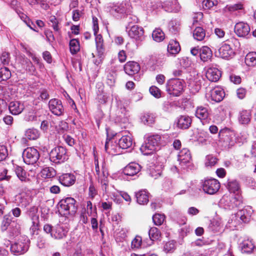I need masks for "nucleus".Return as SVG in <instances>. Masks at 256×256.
Returning <instances> with one entry per match:
<instances>
[{
  "instance_id": "obj_1",
  "label": "nucleus",
  "mask_w": 256,
  "mask_h": 256,
  "mask_svg": "<svg viewBox=\"0 0 256 256\" xmlns=\"http://www.w3.org/2000/svg\"><path fill=\"white\" fill-rule=\"evenodd\" d=\"M184 87V82L182 80L172 78L166 82V91L171 96H178L182 94Z\"/></svg>"
},
{
  "instance_id": "obj_2",
  "label": "nucleus",
  "mask_w": 256,
  "mask_h": 256,
  "mask_svg": "<svg viewBox=\"0 0 256 256\" xmlns=\"http://www.w3.org/2000/svg\"><path fill=\"white\" fill-rule=\"evenodd\" d=\"M58 211L64 216L74 214L76 212V200L74 198L68 197L62 199L58 203Z\"/></svg>"
},
{
  "instance_id": "obj_3",
  "label": "nucleus",
  "mask_w": 256,
  "mask_h": 256,
  "mask_svg": "<svg viewBox=\"0 0 256 256\" xmlns=\"http://www.w3.org/2000/svg\"><path fill=\"white\" fill-rule=\"evenodd\" d=\"M220 142L225 148H230L234 144V134L228 128L221 130L218 134Z\"/></svg>"
},
{
  "instance_id": "obj_4",
  "label": "nucleus",
  "mask_w": 256,
  "mask_h": 256,
  "mask_svg": "<svg viewBox=\"0 0 256 256\" xmlns=\"http://www.w3.org/2000/svg\"><path fill=\"white\" fill-rule=\"evenodd\" d=\"M50 158L54 163L64 162L68 159L66 149L61 146L54 148L50 153Z\"/></svg>"
},
{
  "instance_id": "obj_5",
  "label": "nucleus",
  "mask_w": 256,
  "mask_h": 256,
  "mask_svg": "<svg viewBox=\"0 0 256 256\" xmlns=\"http://www.w3.org/2000/svg\"><path fill=\"white\" fill-rule=\"evenodd\" d=\"M242 203L240 196H233L231 195L224 196L220 200V204L225 209L232 210L237 208Z\"/></svg>"
},
{
  "instance_id": "obj_6",
  "label": "nucleus",
  "mask_w": 256,
  "mask_h": 256,
  "mask_svg": "<svg viewBox=\"0 0 256 256\" xmlns=\"http://www.w3.org/2000/svg\"><path fill=\"white\" fill-rule=\"evenodd\" d=\"M203 191L208 194H214L218 192L220 188V184L216 179L210 178L202 182Z\"/></svg>"
},
{
  "instance_id": "obj_7",
  "label": "nucleus",
  "mask_w": 256,
  "mask_h": 256,
  "mask_svg": "<svg viewBox=\"0 0 256 256\" xmlns=\"http://www.w3.org/2000/svg\"><path fill=\"white\" fill-rule=\"evenodd\" d=\"M39 156L38 151L34 148H27L22 153L24 160L28 164H32L36 163Z\"/></svg>"
},
{
  "instance_id": "obj_8",
  "label": "nucleus",
  "mask_w": 256,
  "mask_h": 256,
  "mask_svg": "<svg viewBox=\"0 0 256 256\" xmlns=\"http://www.w3.org/2000/svg\"><path fill=\"white\" fill-rule=\"evenodd\" d=\"M48 106L53 114L58 116L63 114L64 108L60 100L56 98L50 100L49 101Z\"/></svg>"
},
{
  "instance_id": "obj_9",
  "label": "nucleus",
  "mask_w": 256,
  "mask_h": 256,
  "mask_svg": "<svg viewBox=\"0 0 256 256\" xmlns=\"http://www.w3.org/2000/svg\"><path fill=\"white\" fill-rule=\"evenodd\" d=\"M128 34L130 37L136 40L142 41L144 38V30L143 28L137 25H134L130 28Z\"/></svg>"
},
{
  "instance_id": "obj_10",
  "label": "nucleus",
  "mask_w": 256,
  "mask_h": 256,
  "mask_svg": "<svg viewBox=\"0 0 256 256\" xmlns=\"http://www.w3.org/2000/svg\"><path fill=\"white\" fill-rule=\"evenodd\" d=\"M162 6L166 12H178L181 9V6L177 0H167L162 3Z\"/></svg>"
},
{
  "instance_id": "obj_11",
  "label": "nucleus",
  "mask_w": 256,
  "mask_h": 256,
  "mask_svg": "<svg viewBox=\"0 0 256 256\" xmlns=\"http://www.w3.org/2000/svg\"><path fill=\"white\" fill-rule=\"evenodd\" d=\"M234 30L238 36L244 37L248 34L250 29L247 23L242 22L236 24Z\"/></svg>"
},
{
  "instance_id": "obj_12",
  "label": "nucleus",
  "mask_w": 256,
  "mask_h": 256,
  "mask_svg": "<svg viewBox=\"0 0 256 256\" xmlns=\"http://www.w3.org/2000/svg\"><path fill=\"white\" fill-rule=\"evenodd\" d=\"M28 250V246L26 243L21 240H18L14 244H12L10 250L16 255L22 254Z\"/></svg>"
},
{
  "instance_id": "obj_13",
  "label": "nucleus",
  "mask_w": 256,
  "mask_h": 256,
  "mask_svg": "<svg viewBox=\"0 0 256 256\" xmlns=\"http://www.w3.org/2000/svg\"><path fill=\"white\" fill-rule=\"evenodd\" d=\"M191 156L190 151L187 148H183L178 154V160L182 168H184L185 166L190 162Z\"/></svg>"
},
{
  "instance_id": "obj_14",
  "label": "nucleus",
  "mask_w": 256,
  "mask_h": 256,
  "mask_svg": "<svg viewBox=\"0 0 256 256\" xmlns=\"http://www.w3.org/2000/svg\"><path fill=\"white\" fill-rule=\"evenodd\" d=\"M234 54V52L230 44L224 43L218 50V55L222 58H228Z\"/></svg>"
},
{
  "instance_id": "obj_15",
  "label": "nucleus",
  "mask_w": 256,
  "mask_h": 256,
  "mask_svg": "<svg viewBox=\"0 0 256 256\" xmlns=\"http://www.w3.org/2000/svg\"><path fill=\"white\" fill-rule=\"evenodd\" d=\"M105 150L111 155L115 156L120 154V148L116 142L109 139L107 140L105 144Z\"/></svg>"
},
{
  "instance_id": "obj_16",
  "label": "nucleus",
  "mask_w": 256,
  "mask_h": 256,
  "mask_svg": "<svg viewBox=\"0 0 256 256\" xmlns=\"http://www.w3.org/2000/svg\"><path fill=\"white\" fill-rule=\"evenodd\" d=\"M24 106L23 104L19 101H12L10 102L8 110L13 115H18L24 110Z\"/></svg>"
},
{
  "instance_id": "obj_17",
  "label": "nucleus",
  "mask_w": 256,
  "mask_h": 256,
  "mask_svg": "<svg viewBox=\"0 0 256 256\" xmlns=\"http://www.w3.org/2000/svg\"><path fill=\"white\" fill-rule=\"evenodd\" d=\"M140 166L138 164L131 162L124 168L123 172L125 175L133 176L140 171Z\"/></svg>"
},
{
  "instance_id": "obj_18",
  "label": "nucleus",
  "mask_w": 256,
  "mask_h": 256,
  "mask_svg": "<svg viewBox=\"0 0 256 256\" xmlns=\"http://www.w3.org/2000/svg\"><path fill=\"white\" fill-rule=\"evenodd\" d=\"M206 76L210 81L216 82L220 79L221 72L217 68H210L206 70Z\"/></svg>"
},
{
  "instance_id": "obj_19",
  "label": "nucleus",
  "mask_w": 256,
  "mask_h": 256,
  "mask_svg": "<svg viewBox=\"0 0 256 256\" xmlns=\"http://www.w3.org/2000/svg\"><path fill=\"white\" fill-rule=\"evenodd\" d=\"M140 70V66L135 62H128L124 66V70L126 74L132 76L137 74Z\"/></svg>"
},
{
  "instance_id": "obj_20",
  "label": "nucleus",
  "mask_w": 256,
  "mask_h": 256,
  "mask_svg": "<svg viewBox=\"0 0 256 256\" xmlns=\"http://www.w3.org/2000/svg\"><path fill=\"white\" fill-rule=\"evenodd\" d=\"M211 100L215 102H221L224 96V92L220 88H215L210 92Z\"/></svg>"
},
{
  "instance_id": "obj_21",
  "label": "nucleus",
  "mask_w": 256,
  "mask_h": 256,
  "mask_svg": "<svg viewBox=\"0 0 256 256\" xmlns=\"http://www.w3.org/2000/svg\"><path fill=\"white\" fill-rule=\"evenodd\" d=\"M59 181L64 186H69L74 184L76 177L72 174H64L59 177Z\"/></svg>"
},
{
  "instance_id": "obj_22",
  "label": "nucleus",
  "mask_w": 256,
  "mask_h": 256,
  "mask_svg": "<svg viewBox=\"0 0 256 256\" xmlns=\"http://www.w3.org/2000/svg\"><path fill=\"white\" fill-rule=\"evenodd\" d=\"M195 115L200 120H206L210 115L208 108L202 106H198L195 112Z\"/></svg>"
},
{
  "instance_id": "obj_23",
  "label": "nucleus",
  "mask_w": 256,
  "mask_h": 256,
  "mask_svg": "<svg viewBox=\"0 0 256 256\" xmlns=\"http://www.w3.org/2000/svg\"><path fill=\"white\" fill-rule=\"evenodd\" d=\"M191 118L188 116H180L177 122L178 126L182 129L188 128L192 124Z\"/></svg>"
},
{
  "instance_id": "obj_24",
  "label": "nucleus",
  "mask_w": 256,
  "mask_h": 256,
  "mask_svg": "<svg viewBox=\"0 0 256 256\" xmlns=\"http://www.w3.org/2000/svg\"><path fill=\"white\" fill-rule=\"evenodd\" d=\"M212 53L210 48L206 46H204L200 49V56L202 60L208 62L212 58Z\"/></svg>"
},
{
  "instance_id": "obj_25",
  "label": "nucleus",
  "mask_w": 256,
  "mask_h": 256,
  "mask_svg": "<svg viewBox=\"0 0 256 256\" xmlns=\"http://www.w3.org/2000/svg\"><path fill=\"white\" fill-rule=\"evenodd\" d=\"M132 144V139L130 136H122L119 140L118 146L120 148L126 149L130 148Z\"/></svg>"
},
{
  "instance_id": "obj_26",
  "label": "nucleus",
  "mask_w": 256,
  "mask_h": 256,
  "mask_svg": "<svg viewBox=\"0 0 256 256\" xmlns=\"http://www.w3.org/2000/svg\"><path fill=\"white\" fill-rule=\"evenodd\" d=\"M180 50V46L178 42L175 40H170L168 46V52L172 55L178 54Z\"/></svg>"
},
{
  "instance_id": "obj_27",
  "label": "nucleus",
  "mask_w": 256,
  "mask_h": 256,
  "mask_svg": "<svg viewBox=\"0 0 256 256\" xmlns=\"http://www.w3.org/2000/svg\"><path fill=\"white\" fill-rule=\"evenodd\" d=\"M137 202L140 204H147L149 200L148 194L146 190H140L136 194Z\"/></svg>"
},
{
  "instance_id": "obj_28",
  "label": "nucleus",
  "mask_w": 256,
  "mask_h": 256,
  "mask_svg": "<svg viewBox=\"0 0 256 256\" xmlns=\"http://www.w3.org/2000/svg\"><path fill=\"white\" fill-rule=\"evenodd\" d=\"M108 172L104 167L102 168V172L100 175L98 176V178L99 182L102 184V188L105 191L106 190V188L108 184Z\"/></svg>"
},
{
  "instance_id": "obj_29",
  "label": "nucleus",
  "mask_w": 256,
  "mask_h": 256,
  "mask_svg": "<svg viewBox=\"0 0 256 256\" xmlns=\"http://www.w3.org/2000/svg\"><path fill=\"white\" fill-rule=\"evenodd\" d=\"M250 209V208L248 207L241 210L237 212L236 215L243 222H248L250 220L252 214Z\"/></svg>"
},
{
  "instance_id": "obj_30",
  "label": "nucleus",
  "mask_w": 256,
  "mask_h": 256,
  "mask_svg": "<svg viewBox=\"0 0 256 256\" xmlns=\"http://www.w3.org/2000/svg\"><path fill=\"white\" fill-rule=\"evenodd\" d=\"M66 231L60 226H56L51 233V236L56 239L62 238L66 236Z\"/></svg>"
},
{
  "instance_id": "obj_31",
  "label": "nucleus",
  "mask_w": 256,
  "mask_h": 256,
  "mask_svg": "<svg viewBox=\"0 0 256 256\" xmlns=\"http://www.w3.org/2000/svg\"><path fill=\"white\" fill-rule=\"evenodd\" d=\"M254 245L252 240H244L240 244L241 250L242 253H250L254 248Z\"/></svg>"
},
{
  "instance_id": "obj_32",
  "label": "nucleus",
  "mask_w": 256,
  "mask_h": 256,
  "mask_svg": "<svg viewBox=\"0 0 256 256\" xmlns=\"http://www.w3.org/2000/svg\"><path fill=\"white\" fill-rule=\"evenodd\" d=\"M140 150L144 155L151 154L156 151L155 148L151 146L146 140L144 143L141 146Z\"/></svg>"
},
{
  "instance_id": "obj_33",
  "label": "nucleus",
  "mask_w": 256,
  "mask_h": 256,
  "mask_svg": "<svg viewBox=\"0 0 256 256\" xmlns=\"http://www.w3.org/2000/svg\"><path fill=\"white\" fill-rule=\"evenodd\" d=\"M96 36L95 41L98 52L99 56H102L104 52L103 46V39L101 34H98V33L94 34Z\"/></svg>"
},
{
  "instance_id": "obj_34",
  "label": "nucleus",
  "mask_w": 256,
  "mask_h": 256,
  "mask_svg": "<svg viewBox=\"0 0 256 256\" xmlns=\"http://www.w3.org/2000/svg\"><path fill=\"white\" fill-rule=\"evenodd\" d=\"M251 114L249 110L242 111L238 117V120L242 124H247L250 120Z\"/></svg>"
},
{
  "instance_id": "obj_35",
  "label": "nucleus",
  "mask_w": 256,
  "mask_h": 256,
  "mask_svg": "<svg viewBox=\"0 0 256 256\" xmlns=\"http://www.w3.org/2000/svg\"><path fill=\"white\" fill-rule=\"evenodd\" d=\"M161 137L158 134H154L152 136H148L146 138V140L150 143V144L154 147L156 150L158 146V144L160 140Z\"/></svg>"
},
{
  "instance_id": "obj_36",
  "label": "nucleus",
  "mask_w": 256,
  "mask_h": 256,
  "mask_svg": "<svg viewBox=\"0 0 256 256\" xmlns=\"http://www.w3.org/2000/svg\"><path fill=\"white\" fill-rule=\"evenodd\" d=\"M245 62L250 66H256V52H250L248 54L245 58Z\"/></svg>"
},
{
  "instance_id": "obj_37",
  "label": "nucleus",
  "mask_w": 256,
  "mask_h": 256,
  "mask_svg": "<svg viewBox=\"0 0 256 256\" xmlns=\"http://www.w3.org/2000/svg\"><path fill=\"white\" fill-rule=\"evenodd\" d=\"M193 36L197 40L201 41L206 36L205 30L201 27H197L194 30Z\"/></svg>"
},
{
  "instance_id": "obj_38",
  "label": "nucleus",
  "mask_w": 256,
  "mask_h": 256,
  "mask_svg": "<svg viewBox=\"0 0 256 256\" xmlns=\"http://www.w3.org/2000/svg\"><path fill=\"white\" fill-rule=\"evenodd\" d=\"M152 36L154 40L156 42H162L165 38L164 32L159 28H156L153 31Z\"/></svg>"
},
{
  "instance_id": "obj_39",
  "label": "nucleus",
  "mask_w": 256,
  "mask_h": 256,
  "mask_svg": "<svg viewBox=\"0 0 256 256\" xmlns=\"http://www.w3.org/2000/svg\"><path fill=\"white\" fill-rule=\"evenodd\" d=\"M42 176L45 178L54 177L56 175V172L53 168L46 167L41 172Z\"/></svg>"
},
{
  "instance_id": "obj_40",
  "label": "nucleus",
  "mask_w": 256,
  "mask_h": 256,
  "mask_svg": "<svg viewBox=\"0 0 256 256\" xmlns=\"http://www.w3.org/2000/svg\"><path fill=\"white\" fill-rule=\"evenodd\" d=\"M156 119L155 116L152 114H145L141 117L142 121L147 125H152L154 123Z\"/></svg>"
},
{
  "instance_id": "obj_41",
  "label": "nucleus",
  "mask_w": 256,
  "mask_h": 256,
  "mask_svg": "<svg viewBox=\"0 0 256 256\" xmlns=\"http://www.w3.org/2000/svg\"><path fill=\"white\" fill-rule=\"evenodd\" d=\"M89 216H97L96 208L92 206V202L88 200L86 202V207L84 210Z\"/></svg>"
},
{
  "instance_id": "obj_42",
  "label": "nucleus",
  "mask_w": 256,
  "mask_h": 256,
  "mask_svg": "<svg viewBox=\"0 0 256 256\" xmlns=\"http://www.w3.org/2000/svg\"><path fill=\"white\" fill-rule=\"evenodd\" d=\"M227 188L230 192L236 193L239 191L240 186L236 180H232L228 182Z\"/></svg>"
},
{
  "instance_id": "obj_43",
  "label": "nucleus",
  "mask_w": 256,
  "mask_h": 256,
  "mask_svg": "<svg viewBox=\"0 0 256 256\" xmlns=\"http://www.w3.org/2000/svg\"><path fill=\"white\" fill-rule=\"evenodd\" d=\"M25 136L26 138L30 140H34L38 138L39 132L36 129L29 128L26 130Z\"/></svg>"
},
{
  "instance_id": "obj_44",
  "label": "nucleus",
  "mask_w": 256,
  "mask_h": 256,
  "mask_svg": "<svg viewBox=\"0 0 256 256\" xmlns=\"http://www.w3.org/2000/svg\"><path fill=\"white\" fill-rule=\"evenodd\" d=\"M148 235L152 241L158 240L161 236V234L160 230L155 227L150 228L148 232Z\"/></svg>"
},
{
  "instance_id": "obj_45",
  "label": "nucleus",
  "mask_w": 256,
  "mask_h": 256,
  "mask_svg": "<svg viewBox=\"0 0 256 256\" xmlns=\"http://www.w3.org/2000/svg\"><path fill=\"white\" fill-rule=\"evenodd\" d=\"M70 52L76 54L80 49L79 42L76 39H72L70 42Z\"/></svg>"
},
{
  "instance_id": "obj_46",
  "label": "nucleus",
  "mask_w": 256,
  "mask_h": 256,
  "mask_svg": "<svg viewBox=\"0 0 256 256\" xmlns=\"http://www.w3.org/2000/svg\"><path fill=\"white\" fill-rule=\"evenodd\" d=\"M11 76V72L6 67L0 68V82L8 80Z\"/></svg>"
},
{
  "instance_id": "obj_47",
  "label": "nucleus",
  "mask_w": 256,
  "mask_h": 256,
  "mask_svg": "<svg viewBox=\"0 0 256 256\" xmlns=\"http://www.w3.org/2000/svg\"><path fill=\"white\" fill-rule=\"evenodd\" d=\"M15 172L17 176L21 181H26V173L22 167L17 166L15 169Z\"/></svg>"
},
{
  "instance_id": "obj_48",
  "label": "nucleus",
  "mask_w": 256,
  "mask_h": 256,
  "mask_svg": "<svg viewBox=\"0 0 256 256\" xmlns=\"http://www.w3.org/2000/svg\"><path fill=\"white\" fill-rule=\"evenodd\" d=\"M12 221V218L9 215H6L4 216L2 224H1V229L2 230L4 231L6 230L8 226L10 224L11 222Z\"/></svg>"
},
{
  "instance_id": "obj_49",
  "label": "nucleus",
  "mask_w": 256,
  "mask_h": 256,
  "mask_svg": "<svg viewBox=\"0 0 256 256\" xmlns=\"http://www.w3.org/2000/svg\"><path fill=\"white\" fill-rule=\"evenodd\" d=\"M164 215L160 214H156L152 217V220L154 224L157 226L161 225L164 222Z\"/></svg>"
},
{
  "instance_id": "obj_50",
  "label": "nucleus",
  "mask_w": 256,
  "mask_h": 256,
  "mask_svg": "<svg viewBox=\"0 0 256 256\" xmlns=\"http://www.w3.org/2000/svg\"><path fill=\"white\" fill-rule=\"evenodd\" d=\"M126 20L128 23V26L126 27V29H128L129 28H131L132 26H131V24H136L138 22L137 16L130 14L126 15Z\"/></svg>"
},
{
  "instance_id": "obj_51",
  "label": "nucleus",
  "mask_w": 256,
  "mask_h": 256,
  "mask_svg": "<svg viewBox=\"0 0 256 256\" xmlns=\"http://www.w3.org/2000/svg\"><path fill=\"white\" fill-rule=\"evenodd\" d=\"M110 12L113 14H114V12L118 14L125 13L126 12L125 4H122L120 6H115L112 8Z\"/></svg>"
},
{
  "instance_id": "obj_52",
  "label": "nucleus",
  "mask_w": 256,
  "mask_h": 256,
  "mask_svg": "<svg viewBox=\"0 0 256 256\" xmlns=\"http://www.w3.org/2000/svg\"><path fill=\"white\" fill-rule=\"evenodd\" d=\"M37 116L34 111H30L25 114L24 120L26 122H33L36 120Z\"/></svg>"
},
{
  "instance_id": "obj_53",
  "label": "nucleus",
  "mask_w": 256,
  "mask_h": 256,
  "mask_svg": "<svg viewBox=\"0 0 256 256\" xmlns=\"http://www.w3.org/2000/svg\"><path fill=\"white\" fill-rule=\"evenodd\" d=\"M68 124L64 121H61L59 122L56 128L59 133H63L68 130Z\"/></svg>"
},
{
  "instance_id": "obj_54",
  "label": "nucleus",
  "mask_w": 256,
  "mask_h": 256,
  "mask_svg": "<svg viewBox=\"0 0 256 256\" xmlns=\"http://www.w3.org/2000/svg\"><path fill=\"white\" fill-rule=\"evenodd\" d=\"M0 60L4 65L8 64L10 61V54L6 52H2L0 56Z\"/></svg>"
},
{
  "instance_id": "obj_55",
  "label": "nucleus",
  "mask_w": 256,
  "mask_h": 256,
  "mask_svg": "<svg viewBox=\"0 0 256 256\" xmlns=\"http://www.w3.org/2000/svg\"><path fill=\"white\" fill-rule=\"evenodd\" d=\"M217 4L216 0H204L202 2L203 7L206 9H210Z\"/></svg>"
},
{
  "instance_id": "obj_56",
  "label": "nucleus",
  "mask_w": 256,
  "mask_h": 256,
  "mask_svg": "<svg viewBox=\"0 0 256 256\" xmlns=\"http://www.w3.org/2000/svg\"><path fill=\"white\" fill-rule=\"evenodd\" d=\"M217 162V159L212 156H207L206 158L205 165L206 166H212Z\"/></svg>"
},
{
  "instance_id": "obj_57",
  "label": "nucleus",
  "mask_w": 256,
  "mask_h": 256,
  "mask_svg": "<svg viewBox=\"0 0 256 256\" xmlns=\"http://www.w3.org/2000/svg\"><path fill=\"white\" fill-rule=\"evenodd\" d=\"M149 90L150 94L155 98H160L161 96V91L157 86H152L150 87Z\"/></svg>"
},
{
  "instance_id": "obj_58",
  "label": "nucleus",
  "mask_w": 256,
  "mask_h": 256,
  "mask_svg": "<svg viewBox=\"0 0 256 256\" xmlns=\"http://www.w3.org/2000/svg\"><path fill=\"white\" fill-rule=\"evenodd\" d=\"M116 73L114 72H110L107 74V84L110 86H112L115 82Z\"/></svg>"
},
{
  "instance_id": "obj_59",
  "label": "nucleus",
  "mask_w": 256,
  "mask_h": 256,
  "mask_svg": "<svg viewBox=\"0 0 256 256\" xmlns=\"http://www.w3.org/2000/svg\"><path fill=\"white\" fill-rule=\"evenodd\" d=\"M243 8L242 4H236L232 5H228L226 7V9L229 12H234L235 10H242Z\"/></svg>"
},
{
  "instance_id": "obj_60",
  "label": "nucleus",
  "mask_w": 256,
  "mask_h": 256,
  "mask_svg": "<svg viewBox=\"0 0 256 256\" xmlns=\"http://www.w3.org/2000/svg\"><path fill=\"white\" fill-rule=\"evenodd\" d=\"M8 154L6 147L4 145L0 144V161H2L6 158Z\"/></svg>"
},
{
  "instance_id": "obj_61",
  "label": "nucleus",
  "mask_w": 256,
  "mask_h": 256,
  "mask_svg": "<svg viewBox=\"0 0 256 256\" xmlns=\"http://www.w3.org/2000/svg\"><path fill=\"white\" fill-rule=\"evenodd\" d=\"M175 248V244L173 241H169L166 243L164 246V250L166 252H172Z\"/></svg>"
},
{
  "instance_id": "obj_62",
  "label": "nucleus",
  "mask_w": 256,
  "mask_h": 256,
  "mask_svg": "<svg viewBox=\"0 0 256 256\" xmlns=\"http://www.w3.org/2000/svg\"><path fill=\"white\" fill-rule=\"evenodd\" d=\"M142 241V238L139 236H136L132 242V248H139L141 246Z\"/></svg>"
},
{
  "instance_id": "obj_63",
  "label": "nucleus",
  "mask_w": 256,
  "mask_h": 256,
  "mask_svg": "<svg viewBox=\"0 0 256 256\" xmlns=\"http://www.w3.org/2000/svg\"><path fill=\"white\" fill-rule=\"evenodd\" d=\"M246 94V90L244 88H239L236 90V94L238 97L240 99L244 98Z\"/></svg>"
},
{
  "instance_id": "obj_64",
  "label": "nucleus",
  "mask_w": 256,
  "mask_h": 256,
  "mask_svg": "<svg viewBox=\"0 0 256 256\" xmlns=\"http://www.w3.org/2000/svg\"><path fill=\"white\" fill-rule=\"evenodd\" d=\"M230 80L234 84H239L241 82V78L234 74H232L230 76Z\"/></svg>"
}]
</instances>
